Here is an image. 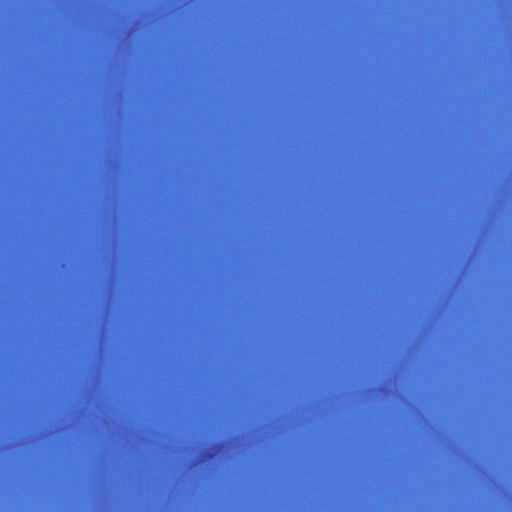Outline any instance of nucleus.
Here are the masks:
<instances>
[{"instance_id":"nucleus-1","label":"nucleus","mask_w":512,"mask_h":512,"mask_svg":"<svg viewBox=\"0 0 512 512\" xmlns=\"http://www.w3.org/2000/svg\"><path fill=\"white\" fill-rule=\"evenodd\" d=\"M0 416H185L184 414H0ZM186 416H257L256 414H187Z\"/></svg>"}]
</instances>
